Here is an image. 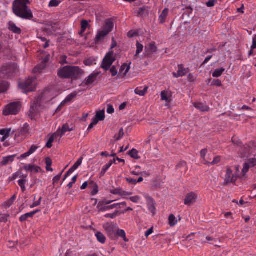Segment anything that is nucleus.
<instances>
[{"label": "nucleus", "mask_w": 256, "mask_h": 256, "mask_svg": "<svg viewBox=\"0 0 256 256\" xmlns=\"http://www.w3.org/2000/svg\"><path fill=\"white\" fill-rule=\"evenodd\" d=\"M29 0H15L12 4L14 13L18 17L24 20H32L33 14L27 4Z\"/></svg>", "instance_id": "1"}, {"label": "nucleus", "mask_w": 256, "mask_h": 256, "mask_svg": "<svg viewBox=\"0 0 256 256\" xmlns=\"http://www.w3.org/2000/svg\"><path fill=\"white\" fill-rule=\"evenodd\" d=\"M82 73V70L78 66H67L60 68L58 72L59 78H77Z\"/></svg>", "instance_id": "2"}, {"label": "nucleus", "mask_w": 256, "mask_h": 256, "mask_svg": "<svg viewBox=\"0 0 256 256\" xmlns=\"http://www.w3.org/2000/svg\"><path fill=\"white\" fill-rule=\"evenodd\" d=\"M18 72V69L16 64H7L0 69V78H12L16 76Z\"/></svg>", "instance_id": "3"}, {"label": "nucleus", "mask_w": 256, "mask_h": 256, "mask_svg": "<svg viewBox=\"0 0 256 256\" xmlns=\"http://www.w3.org/2000/svg\"><path fill=\"white\" fill-rule=\"evenodd\" d=\"M19 86L24 93L34 91L36 88V78H29L26 81L20 82Z\"/></svg>", "instance_id": "4"}, {"label": "nucleus", "mask_w": 256, "mask_h": 256, "mask_svg": "<svg viewBox=\"0 0 256 256\" xmlns=\"http://www.w3.org/2000/svg\"><path fill=\"white\" fill-rule=\"evenodd\" d=\"M21 106L20 102H11L6 106L3 114L5 116L17 114L20 110Z\"/></svg>", "instance_id": "5"}, {"label": "nucleus", "mask_w": 256, "mask_h": 256, "mask_svg": "<svg viewBox=\"0 0 256 256\" xmlns=\"http://www.w3.org/2000/svg\"><path fill=\"white\" fill-rule=\"evenodd\" d=\"M256 148V142H250L248 144L240 146L239 152L241 154L242 157L248 156L252 151V148Z\"/></svg>", "instance_id": "6"}, {"label": "nucleus", "mask_w": 256, "mask_h": 256, "mask_svg": "<svg viewBox=\"0 0 256 256\" xmlns=\"http://www.w3.org/2000/svg\"><path fill=\"white\" fill-rule=\"evenodd\" d=\"M114 52H108L104 56L103 59L101 68L104 69L106 71L108 70L112 65L114 58H113Z\"/></svg>", "instance_id": "7"}, {"label": "nucleus", "mask_w": 256, "mask_h": 256, "mask_svg": "<svg viewBox=\"0 0 256 256\" xmlns=\"http://www.w3.org/2000/svg\"><path fill=\"white\" fill-rule=\"evenodd\" d=\"M237 178L238 176L233 173V171L231 168H228L224 178V184H226L230 183H234L237 180Z\"/></svg>", "instance_id": "8"}, {"label": "nucleus", "mask_w": 256, "mask_h": 256, "mask_svg": "<svg viewBox=\"0 0 256 256\" xmlns=\"http://www.w3.org/2000/svg\"><path fill=\"white\" fill-rule=\"evenodd\" d=\"M104 230L107 232L108 236L112 239L116 238V226L112 222H108L104 226Z\"/></svg>", "instance_id": "9"}, {"label": "nucleus", "mask_w": 256, "mask_h": 256, "mask_svg": "<svg viewBox=\"0 0 256 256\" xmlns=\"http://www.w3.org/2000/svg\"><path fill=\"white\" fill-rule=\"evenodd\" d=\"M144 197L146 200L147 206L148 210L153 215H154L156 214V208L154 200L148 194H144Z\"/></svg>", "instance_id": "10"}, {"label": "nucleus", "mask_w": 256, "mask_h": 256, "mask_svg": "<svg viewBox=\"0 0 256 256\" xmlns=\"http://www.w3.org/2000/svg\"><path fill=\"white\" fill-rule=\"evenodd\" d=\"M50 54L46 55V56L43 58L42 62L40 64H39L37 66H36L34 68L33 72L35 73L42 72V70L46 68L47 63L50 60Z\"/></svg>", "instance_id": "11"}, {"label": "nucleus", "mask_w": 256, "mask_h": 256, "mask_svg": "<svg viewBox=\"0 0 256 256\" xmlns=\"http://www.w3.org/2000/svg\"><path fill=\"white\" fill-rule=\"evenodd\" d=\"M189 72L190 69L188 68H184V65L180 64L178 66L177 72H174L172 74L174 78H178L186 76Z\"/></svg>", "instance_id": "12"}, {"label": "nucleus", "mask_w": 256, "mask_h": 256, "mask_svg": "<svg viewBox=\"0 0 256 256\" xmlns=\"http://www.w3.org/2000/svg\"><path fill=\"white\" fill-rule=\"evenodd\" d=\"M197 197L196 194L190 192L186 195L184 204L186 206H190L196 202Z\"/></svg>", "instance_id": "13"}, {"label": "nucleus", "mask_w": 256, "mask_h": 256, "mask_svg": "<svg viewBox=\"0 0 256 256\" xmlns=\"http://www.w3.org/2000/svg\"><path fill=\"white\" fill-rule=\"evenodd\" d=\"M100 74V72L98 71L94 72H92L88 78H86L84 80V84L86 86H88L94 82L96 80Z\"/></svg>", "instance_id": "14"}, {"label": "nucleus", "mask_w": 256, "mask_h": 256, "mask_svg": "<svg viewBox=\"0 0 256 256\" xmlns=\"http://www.w3.org/2000/svg\"><path fill=\"white\" fill-rule=\"evenodd\" d=\"M39 103L38 99L34 100L30 105V108L29 110L28 116L31 118H34L35 116L36 111L38 110L37 106Z\"/></svg>", "instance_id": "15"}, {"label": "nucleus", "mask_w": 256, "mask_h": 256, "mask_svg": "<svg viewBox=\"0 0 256 256\" xmlns=\"http://www.w3.org/2000/svg\"><path fill=\"white\" fill-rule=\"evenodd\" d=\"M158 50V48L155 45L154 42L150 43L147 46H145V50L147 53V54H151L156 52Z\"/></svg>", "instance_id": "16"}, {"label": "nucleus", "mask_w": 256, "mask_h": 256, "mask_svg": "<svg viewBox=\"0 0 256 256\" xmlns=\"http://www.w3.org/2000/svg\"><path fill=\"white\" fill-rule=\"evenodd\" d=\"M24 170L28 172L30 171L38 172L40 170V168L34 164H26L24 166Z\"/></svg>", "instance_id": "17"}, {"label": "nucleus", "mask_w": 256, "mask_h": 256, "mask_svg": "<svg viewBox=\"0 0 256 256\" xmlns=\"http://www.w3.org/2000/svg\"><path fill=\"white\" fill-rule=\"evenodd\" d=\"M108 34L105 30H100L98 32L96 37L95 38V43L98 44Z\"/></svg>", "instance_id": "18"}, {"label": "nucleus", "mask_w": 256, "mask_h": 256, "mask_svg": "<svg viewBox=\"0 0 256 256\" xmlns=\"http://www.w3.org/2000/svg\"><path fill=\"white\" fill-rule=\"evenodd\" d=\"M59 134L57 132H54L52 135L50 136V138H48V142L46 144V146L48 148H50L52 146V142H54V140L57 138Z\"/></svg>", "instance_id": "19"}, {"label": "nucleus", "mask_w": 256, "mask_h": 256, "mask_svg": "<svg viewBox=\"0 0 256 256\" xmlns=\"http://www.w3.org/2000/svg\"><path fill=\"white\" fill-rule=\"evenodd\" d=\"M22 179H20L18 181V184L21 188L22 192H24L26 190V188L25 186L26 184L28 182L27 175H22Z\"/></svg>", "instance_id": "20"}, {"label": "nucleus", "mask_w": 256, "mask_h": 256, "mask_svg": "<svg viewBox=\"0 0 256 256\" xmlns=\"http://www.w3.org/2000/svg\"><path fill=\"white\" fill-rule=\"evenodd\" d=\"M169 10L168 8H165L161 13L159 16L158 20L162 24H164L166 20V18L168 16Z\"/></svg>", "instance_id": "21"}, {"label": "nucleus", "mask_w": 256, "mask_h": 256, "mask_svg": "<svg viewBox=\"0 0 256 256\" xmlns=\"http://www.w3.org/2000/svg\"><path fill=\"white\" fill-rule=\"evenodd\" d=\"M8 29L16 34H20L22 32L20 28L17 27L15 24L12 22L8 23Z\"/></svg>", "instance_id": "22"}, {"label": "nucleus", "mask_w": 256, "mask_h": 256, "mask_svg": "<svg viewBox=\"0 0 256 256\" xmlns=\"http://www.w3.org/2000/svg\"><path fill=\"white\" fill-rule=\"evenodd\" d=\"M194 106L201 112H208L210 110L209 107L206 104L200 102L195 103Z\"/></svg>", "instance_id": "23"}, {"label": "nucleus", "mask_w": 256, "mask_h": 256, "mask_svg": "<svg viewBox=\"0 0 256 256\" xmlns=\"http://www.w3.org/2000/svg\"><path fill=\"white\" fill-rule=\"evenodd\" d=\"M207 152L208 150L206 148L202 149L200 152L201 162L203 164L205 165L208 164V161L206 159Z\"/></svg>", "instance_id": "24"}, {"label": "nucleus", "mask_w": 256, "mask_h": 256, "mask_svg": "<svg viewBox=\"0 0 256 256\" xmlns=\"http://www.w3.org/2000/svg\"><path fill=\"white\" fill-rule=\"evenodd\" d=\"M10 84L8 82L4 80L0 81V94L6 92Z\"/></svg>", "instance_id": "25"}, {"label": "nucleus", "mask_w": 256, "mask_h": 256, "mask_svg": "<svg viewBox=\"0 0 256 256\" xmlns=\"http://www.w3.org/2000/svg\"><path fill=\"white\" fill-rule=\"evenodd\" d=\"M121 237L125 242H128V239L126 236V234L124 230L116 229V236Z\"/></svg>", "instance_id": "26"}, {"label": "nucleus", "mask_w": 256, "mask_h": 256, "mask_svg": "<svg viewBox=\"0 0 256 256\" xmlns=\"http://www.w3.org/2000/svg\"><path fill=\"white\" fill-rule=\"evenodd\" d=\"M136 54L134 56V59L138 58L140 54L144 50V46L142 44H140L138 42H137L136 44Z\"/></svg>", "instance_id": "27"}, {"label": "nucleus", "mask_w": 256, "mask_h": 256, "mask_svg": "<svg viewBox=\"0 0 256 256\" xmlns=\"http://www.w3.org/2000/svg\"><path fill=\"white\" fill-rule=\"evenodd\" d=\"M113 28L114 23L110 20H108L106 22L103 30H105L108 34L112 30Z\"/></svg>", "instance_id": "28"}, {"label": "nucleus", "mask_w": 256, "mask_h": 256, "mask_svg": "<svg viewBox=\"0 0 256 256\" xmlns=\"http://www.w3.org/2000/svg\"><path fill=\"white\" fill-rule=\"evenodd\" d=\"M118 206H120V204H114L110 206H104L103 207H101L100 208H99L98 210L100 212H106L108 210H110L114 209L116 208Z\"/></svg>", "instance_id": "29"}, {"label": "nucleus", "mask_w": 256, "mask_h": 256, "mask_svg": "<svg viewBox=\"0 0 256 256\" xmlns=\"http://www.w3.org/2000/svg\"><path fill=\"white\" fill-rule=\"evenodd\" d=\"M96 236L98 242H99L101 244H104L106 242V236L101 232H97L96 234Z\"/></svg>", "instance_id": "30"}, {"label": "nucleus", "mask_w": 256, "mask_h": 256, "mask_svg": "<svg viewBox=\"0 0 256 256\" xmlns=\"http://www.w3.org/2000/svg\"><path fill=\"white\" fill-rule=\"evenodd\" d=\"M82 158H79L74 165L72 166L69 170L72 173L76 170L82 163Z\"/></svg>", "instance_id": "31"}, {"label": "nucleus", "mask_w": 256, "mask_h": 256, "mask_svg": "<svg viewBox=\"0 0 256 256\" xmlns=\"http://www.w3.org/2000/svg\"><path fill=\"white\" fill-rule=\"evenodd\" d=\"M225 71V69L224 68H220V69H216L212 73V76L214 78H218L220 76L223 72Z\"/></svg>", "instance_id": "32"}, {"label": "nucleus", "mask_w": 256, "mask_h": 256, "mask_svg": "<svg viewBox=\"0 0 256 256\" xmlns=\"http://www.w3.org/2000/svg\"><path fill=\"white\" fill-rule=\"evenodd\" d=\"M148 88V87H145L142 90L141 88H136V90H134V92L136 94H138L140 96H144L147 92Z\"/></svg>", "instance_id": "33"}, {"label": "nucleus", "mask_w": 256, "mask_h": 256, "mask_svg": "<svg viewBox=\"0 0 256 256\" xmlns=\"http://www.w3.org/2000/svg\"><path fill=\"white\" fill-rule=\"evenodd\" d=\"M148 12V10L144 6L142 8H140L137 10V16H142L146 14Z\"/></svg>", "instance_id": "34"}, {"label": "nucleus", "mask_w": 256, "mask_h": 256, "mask_svg": "<svg viewBox=\"0 0 256 256\" xmlns=\"http://www.w3.org/2000/svg\"><path fill=\"white\" fill-rule=\"evenodd\" d=\"M110 193L114 194L130 195L131 193H128L123 192L120 189H114L110 190Z\"/></svg>", "instance_id": "35"}, {"label": "nucleus", "mask_w": 256, "mask_h": 256, "mask_svg": "<svg viewBox=\"0 0 256 256\" xmlns=\"http://www.w3.org/2000/svg\"><path fill=\"white\" fill-rule=\"evenodd\" d=\"M112 166V162H109L107 164L104 165L100 172V176H104L106 174V172Z\"/></svg>", "instance_id": "36"}, {"label": "nucleus", "mask_w": 256, "mask_h": 256, "mask_svg": "<svg viewBox=\"0 0 256 256\" xmlns=\"http://www.w3.org/2000/svg\"><path fill=\"white\" fill-rule=\"evenodd\" d=\"M96 118L99 120H103L105 118L104 110H100L98 112L96 115Z\"/></svg>", "instance_id": "37"}, {"label": "nucleus", "mask_w": 256, "mask_h": 256, "mask_svg": "<svg viewBox=\"0 0 256 256\" xmlns=\"http://www.w3.org/2000/svg\"><path fill=\"white\" fill-rule=\"evenodd\" d=\"M46 170L47 171L52 172L53 169L51 168V166L52 164V160L49 157H47L46 158Z\"/></svg>", "instance_id": "38"}, {"label": "nucleus", "mask_w": 256, "mask_h": 256, "mask_svg": "<svg viewBox=\"0 0 256 256\" xmlns=\"http://www.w3.org/2000/svg\"><path fill=\"white\" fill-rule=\"evenodd\" d=\"M14 160V157L12 156H8L2 158L1 164L3 166L6 165L10 162H12Z\"/></svg>", "instance_id": "39"}, {"label": "nucleus", "mask_w": 256, "mask_h": 256, "mask_svg": "<svg viewBox=\"0 0 256 256\" xmlns=\"http://www.w3.org/2000/svg\"><path fill=\"white\" fill-rule=\"evenodd\" d=\"M84 64L88 66L95 65L96 64V60L94 58H90L85 60Z\"/></svg>", "instance_id": "40"}, {"label": "nucleus", "mask_w": 256, "mask_h": 256, "mask_svg": "<svg viewBox=\"0 0 256 256\" xmlns=\"http://www.w3.org/2000/svg\"><path fill=\"white\" fill-rule=\"evenodd\" d=\"M88 26V24L86 20H82V22H81V32H80V34L86 31Z\"/></svg>", "instance_id": "41"}, {"label": "nucleus", "mask_w": 256, "mask_h": 256, "mask_svg": "<svg viewBox=\"0 0 256 256\" xmlns=\"http://www.w3.org/2000/svg\"><path fill=\"white\" fill-rule=\"evenodd\" d=\"M32 217H33V216H32L31 212H28V213H26L24 214L21 216L20 218V220L21 222H24L27 220L29 218H32Z\"/></svg>", "instance_id": "42"}, {"label": "nucleus", "mask_w": 256, "mask_h": 256, "mask_svg": "<svg viewBox=\"0 0 256 256\" xmlns=\"http://www.w3.org/2000/svg\"><path fill=\"white\" fill-rule=\"evenodd\" d=\"M168 221L169 224L170 226H174L177 223V220H176L175 216L172 214L169 216Z\"/></svg>", "instance_id": "43"}, {"label": "nucleus", "mask_w": 256, "mask_h": 256, "mask_svg": "<svg viewBox=\"0 0 256 256\" xmlns=\"http://www.w3.org/2000/svg\"><path fill=\"white\" fill-rule=\"evenodd\" d=\"M72 130V129H70L69 128V126H68V124H64L62 126V130L60 132V136H62L66 132H70Z\"/></svg>", "instance_id": "44"}, {"label": "nucleus", "mask_w": 256, "mask_h": 256, "mask_svg": "<svg viewBox=\"0 0 256 256\" xmlns=\"http://www.w3.org/2000/svg\"><path fill=\"white\" fill-rule=\"evenodd\" d=\"M114 200H104L100 201L97 206V208L99 210V208L102 207V206L104 205H108L112 202Z\"/></svg>", "instance_id": "45"}, {"label": "nucleus", "mask_w": 256, "mask_h": 256, "mask_svg": "<svg viewBox=\"0 0 256 256\" xmlns=\"http://www.w3.org/2000/svg\"><path fill=\"white\" fill-rule=\"evenodd\" d=\"M76 96V94L75 92H73L68 95L66 98L64 99V102H66L68 103H70L72 101V100Z\"/></svg>", "instance_id": "46"}, {"label": "nucleus", "mask_w": 256, "mask_h": 256, "mask_svg": "<svg viewBox=\"0 0 256 256\" xmlns=\"http://www.w3.org/2000/svg\"><path fill=\"white\" fill-rule=\"evenodd\" d=\"M124 135V132L122 128H121L120 130H119V132L118 134H116L114 138H115L116 140H119L121 138H122L123 136Z\"/></svg>", "instance_id": "47"}, {"label": "nucleus", "mask_w": 256, "mask_h": 256, "mask_svg": "<svg viewBox=\"0 0 256 256\" xmlns=\"http://www.w3.org/2000/svg\"><path fill=\"white\" fill-rule=\"evenodd\" d=\"M30 130V126L29 124L27 123H26L24 124L23 127L21 130V132L22 134H26L28 133Z\"/></svg>", "instance_id": "48"}, {"label": "nucleus", "mask_w": 256, "mask_h": 256, "mask_svg": "<svg viewBox=\"0 0 256 256\" xmlns=\"http://www.w3.org/2000/svg\"><path fill=\"white\" fill-rule=\"evenodd\" d=\"M221 160V156H216L214 160L212 162H208V164H207L208 166H212L218 164Z\"/></svg>", "instance_id": "49"}, {"label": "nucleus", "mask_w": 256, "mask_h": 256, "mask_svg": "<svg viewBox=\"0 0 256 256\" xmlns=\"http://www.w3.org/2000/svg\"><path fill=\"white\" fill-rule=\"evenodd\" d=\"M129 154L132 158L135 159H138L140 158V157L138 156V152L135 149H132V150H130L129 152Z\"/></svg>", "instance_id": "50"}, {"label": "nucleus", "mask_w": 256, "mask_h": 256, "mask_svg": "<svg viewBox=\"0 0 256 256\" xmlns=\"http://www.w3.org/2000/svg\"><path fill=\"white\" fill-rule=\"evenodd\" d=\"M10 215L8 214H0V222L6 223L8 220Z\"/></svg>", "instance_id": "51"}, {"label": "nucleus", "mask_w": 256, "mask_h": 256, "mask_svg": "<svg viewBox=\"0 0 256 256\" xmlns=\"http://www.w3.org/2000/svg\"><path fill=\"white\" fill-rule=\"evenodd\" d=\"M130 69V66L128 65L127 64H123L121 68H120V71L122 72L124 70V75H126L128 72L129 71Z\"/></svg>", "instance_id": "52"}, {"label": "nucleus", "mask_w": 256, "mask_h": 256, "mask_svg": "<svg viewBox=\"0 0 256 256\" xmlns=\"http://www.w3.org/2000/svg\"><path fill=\"white\" fill-rule=\"evenodd\" d=\"M91 184H94L93 188L92 190L91 191L90 194L92 196H95L96 195L98 190V186L96 184H94V182H91Z\"/></svg>", "instance_id": "53"}, {"label": "nucleus", "mask_w": 256, "mask_h": 256, "mask_svg": "<svg viewBox=\"0 0 256 256\" xmlns=\"http://www.w3.org/2000/svg\"><path fill=\"white\" fill-rule=\"evenodd\" d=\"M118 214V211H116L112 214H107L104 215V217L106 218H110L112 219L114 218Z\"/></svg>", "instance_id": "54"}, {"label": "nucleus", "mask_w": 256, "mask_h": 256, "mask_svg": "<svg viewBox=\"0 0 256 256\" xmlns=\"http://www.w3.org/2000/svg\"><path fill=\"white\" fill-rule=\"evenodd\" d=\"M178 168H183L184 170H187L186 163L184 161L180 162L177 165Z\"/></svg>", "instance_id": "55"}, {"label": "nucleus", "mask_w": 256, "mask_h": 256, "mask_svg": "<svg viewBox=\"0 0 256 256\" xmlns=\"http://www.w3.org/2000/svg\"><path fill=\"white\" fill-rule=\"evenodd\" d=\"M211 86H222V82L221 81L218 80V79H216V80H212V82L211 84Z\"/></svg>", "instance_id": "56"}, {"label": "nucleus", "mask_w": 256, "mask_h": 256, "mask_svg": "<svg viewBox=\"0 0 256 256\" xmlns=\"http://www.w3.org/2000/svg\"><path fill=\"white\" fill-rule=\"evenodd\" d=\"M60 2L58 0H51L49 3V6L56 7L59 5Z\"/></svg>", "instance_id": "57"}, {"label": "nucleus", "mask_w": 256, "mask_h": 256, "mask_svg": "<svg viewBox=\"0 0 256 256\" xmlns=\"http://www.w3.org/2000/svg\"><path fill=\"white\" fill-rule=\"evenodd\" d=\"M246 164H248L250 167L254 166H256V158H252L248 160Z\"/></svg>", "instance_id": "58"}, {"label": "nucleus", "mask_w": 256, "mask_h": 256, "mask_svg": "<svg viewBox=\"0 0 256 256\" xmlns=\"http://www.w3.org/2000/svg\"><path fill=\"white\" fill-rule=\"evenodd\" d=\"M250 168V166L248 164H247L246 163L244 164L243 168L242 170V172L244 176L246 174Z\"/></svg>", "instance_id": "59"}, {"label": "nucleus", "mask_w": 256, "mask_h": 256, "mask_svg": "<svg viewBox=\"0 0 256 256\" xmlns=\"http://www.w3.org/2000/svg\"><path fill=\"white\" fill-rule=\"evenodd\" d=\"M217 2V0H209L206 2L208 7L210 8L214 6Z\"/></svg>", "instance_id": "60"}, {"label": "nucleus", "mask_w": 256, "mask_h": 256, "mask_svg": "<svg viewBox=\"0 0 256 256\" xmlns=\"http://www.w3.org/2000/svg\"><path fill=\"white\" fill-rule=\"evenodd\" d=\"M42 198L40 197L38 201L34 202L32 205L30 206L31 208H34L36 206H40L42 202Z\"/></svg>", "instance_id": "61"}, {"label": "nucleus", "mask_w": 256, "mask_h": 256, "mask_svg": "<svg viewBox=\"0 0 256 256\" xmlns=\"http://www.w3.org/2000/svg\"><path fill=\"white\" fill-rule=\"evenodd\" d=\"M110 72L112 76H114L118 74V70L115 66H112L110 68Z\"/></svg>", "instance_id": "62"}, {"label": "nucleus", "mask_w": 256, "mask_h": 256, "mask_svg": "<svg viewBox=\"0 0 256 256\" xmlns=\"http://www.w3.org/2000/svg\"><path fill=\"white\" fill-rule=\"evenodd\" d=\"M160 96L162 100H166V102H168L167 94L164 91H162L161 92Z\"/></svg>", "instance_id": "63"}, {"label": "nucleus", "mask_w": 256, "mask_h": 256, "mask_svg": "<svg viewBox=\"0 0 256 256\" xmlns=\"http://www.w3.org/2000/svg\"><path fill=\"white\" fill-rule=\"evenodd\" d=\"M38 148V146H34V145H32L30 147V148L28 151V152H29L30 155H31L32 154H34L36 150Z\"/></svg>", "instance_id": "64"}]
</instances>
